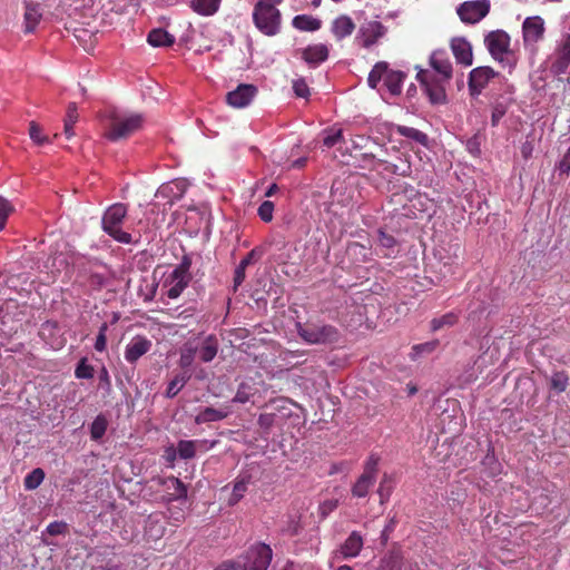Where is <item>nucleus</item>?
Masks as SVG:
<instances>
[{
	"instance_id": "obj_1",
	"label": "nucleus",
	"mask_w": 570,
	"mask_h": 570,
	"mask_svg": "<svg viewBox=\"0 0 570 570\" xmlns=\"http://www.w3.org/2000/svg\"><path fill=\"white\" fill-rule=\"evenodd\" d=\"M142 114H128L116 108L108 111V138L111 140L128 139L142 128Z\"/></svg>"
},
{
	"instance_id": "obj_2",
	"label": "nucleus",
	"mask_w": 570,
	"mask_h": 570,
	"mask_svg": "<svg viewBox=\"0 0 570 570\" xmlns=\"http://www.w3.org/2000/svg\"><path fill=\"white\" fill-rule=\"evenodd\" d=\"M295 328L299 338L309 345H332L341 341V332L331 324L314 322H296Z\"/></svg>"
},
{
	"instance_id": "obj_3",
	"label": "nucleus",
	"mask_w": 570,
	"mask_h": 570,
	"mask_svg": "<svg viewBox=\"0 0 570 570\" xmlns=\"http://www.w3.org/2000/svg\"><path fill=\"white\" fill-rule=\"evenodd\" d=\"M128 207L122 203L110 205L101 218V228L112 239L120 244H136L130 233L122 230L121 226L127 216Z\"/></svg>"
},
{
	"instance_id": "obj_4",
	"label": "nucleus",
	"mask_w": 570,
	"mask_h": 570,
	"mask_svg": "<svg viewBox=\"0 0 570 570\" xmlns=\"http://www.w3.org/2000/svg\"><path fill=\"white\" fill-rule=\"evenodd\" d=\"M407 77L406 72L390 69L386 61L376 62L367 77V85L372 89H376L380 81L384 79V86L392 96H399L402 92V85Z\"/></svg>"
},
{
	"instance_id": "obj_5",
	"label": "nucleus",
	"mask_w": 570,
	"mask_h": 570,
	"mask_svg": "<svg viewBox=\"0 0 570 570\" xmlns=\"http://www.w3.org/2000/svg\"><path fill=\"white\" fill-rule=\"evenodd\" d=\"M253 21L255 27L265 36H276L281 31L282 13L276 7L255 4Z\"/></svg>"
},
{
	"instance_id": "obj_6",
	"label": "nucleus",
	"mask_w": 570,
	"mask_h": 570,
	"mask_svg": "<svg viewBox=\"0 0 570 570\" xmlns=\"http://www.w3.org/2000/svg\"><path fill=\"white\" fill-rule=\"evenodd\" d=\"M191 261L188 256H184L181 262L173 269L164 282V287L167 288L166 295L170 299L178 298L185 288L188 286L191 276L189 273Z\"/></svg>"
},
{
	"instance_id": "obj_7",
	"label": "nucleus",
	"mask_w": 570,
	"mask_h": 570,
	"mask_svg": "<svg viewBox=\"0 0 570 570\" xmlns=\"http://www.w3.org/2000/svg\"><path fill=\"white\" fill-rule=\"evenodd\" d=\"M416 80L432 105H444L448 102L445 83L449 81L441 80L436 75L423 69L416 73Z\"/></svg>"
},
{
	"instance_id": "obj_8",
	"label": "nucleus",
	"mask_w": 570,
	"mask_h": 570,
	"mask_svg": "<svg viewBox=\"0 0 570 570\" xmlns=\"http://www.w3.org/2000/svg\"><path fill=\"white\" fill-rule=\"evenodd\" d=\"M272 549L265 543L250 547L243 557V570H267L272 561Z\"/></svg>"
},
{
	"instance_id": "obj_9",
	"label": "nucleus",
	"mask_w": 570,
	"mask_h": 570,
	"mask_svg": "<svg viewBox=\"0 0 570 570\" xmlns=\"http://www.w3.org/2000/svg\"><path fill=\"white\" fill-rule=\"evenodd\" d=\"M490 8V0L464 1L456 8V13L463 23L475 24L489 14Z\"/></svg>"
},
{
	"instance_id": "obj_10",
	"label": "nucleus",
	"mask_w": 570,
	"mask_h": 570,
	"mask_svg": "<svg viewBox=\"0 0 570 570\" xmlns=\"http://www.w3.org/2000/svg\"><path fill=\"white\" fill-rule=\"evenodd\" d=\"M381 134L389 142H402L403 138L414 142H428V136L424 132L406 126L384 124L382 125Z\"/></svg>"
},
{
	"instance_id": "obj_11",
	"label": "nucleus",
	"mask_w": 570,
	"mask_h": 570,
	"mask_svg": "<svg viewBox=\"0 0 570 570\" xmlns=\"http://www.w3.org/2000/svg\"><path fill=\"white\" fill-rule=\"evenodd\" d=\"M510 40L511 39L508 32L498 29L485 35L484 45L494 60L503 62V56L511 52Z\"/></svg>"
},
{
	"instance_id": "obj_12",
	"label": "nucleus",
	"mask_w": 570,
	"mask_h": 570,
	"mask_svg": "<svg viewBox=\"0 0 570 570\" xmlns=\"http://www.w3.org/2000/svg\"><path fill=\"white\" fill-rule=\"evenodd\" d=\"M500 73L489 66L476 67L469 72L468 87L472 97L479 96L491 79Z\"/></svg>"
},
{
	"instance_id": "obj_13",
	"label": "nucleus",
	"mask_w": 570,
	"mask_h": 570,
	"mask_svg": "<svg viewBox=\"0 0 570 570\" xmlns=\"http://www.w3.org/2000/svg\"><path fill=\"white\" fill-rule=\"evenodd\" d=\"M196 356L204 363L212 362L219 350L218 338L214 334L193 340Z\"/></svg>"
},
{
	"instance_id": "obj_14",
	"label": "nucleus",
	"mask_w": 570,
	"mask_h": 570,
	"mask_svg": "<svg viewBox=\"0 0 570 570\" xmlns=\"http://www.w3.org/2000/svg\"><path fill=\"white\" fill-rule=\"evenodd\" d=\"M364 547V537L358 531H352L344 542L335 550L338 559L347 560L360 556Z\"/></svg>"
},
{
	"instance_id": "obj_15",
	"label": "nucleus",
	"mask_w": 570,
	"mask_h": 570,
	"mask_svg": "<svg viewBox=\"0 0 570 570\" xmlns=\"http://www.w3.org/2000/svg\"><path fill=\"white\" fill-rule=\"evenodd\" d=\"M257 92L258 89L256 86L250 83H240L235 90L229 91L226 95V101L233 107L244 108L250 104Z\"/></svg>"
},
{
	"instance_id": "obj_16",
	"label": "nucleus",
	"mask_w": 570,
	"mask_h": 570,
	"mask_svg": "<svg viewBox=\"0 0 570 570\" xmlns=\"http://www.w3.org/2000/svg\"><path fill=\"white\" fill-rule=\"evenodd\" d=\"M153 343L142 335L134 336L125 347V360L129 364H135L141 356L150 351Z\"/></svg>"
},
{
	"instance_id": "obj_17",
	"label": "nucleus",
	"mask_w": 570,
	"mask_h": 570,
	"mask_svg": "<svg viewBox=\"0 0 570 570\" xmlns=\"http://www.w3.org/2000/svg\"><path fill=\"white\" fill-rule=\"evenodd\" d=\"M254 475L250 470H242L233 482L232 494L227 501L228 507L236 505L245 495L248 487L253 484Z\"/></svg>"
},
{
	"instance_id": "obj_18",
	"label": "nucleus",
	"mask_w": 570,
	"mask_h": 570,
	"mask_svg": "<svg viewBox=\"0 0 570 570\" xmlns=\"http://www.w3.org/2000/svg\"><path fill=\"white\" fill-rule=\"evenodd\" d=\"M430 66L438 73L439 79L450 81L452 78V63L444 50H435L432 52L430 57Z\"/></svg>"
},
{
	"instance_id": "obj_19",
	"label": "nucleus",
	"mask_w": 570,
	"mask_h": 570,
	"mask_svg": "<svg viewBox=\"0 0 570 570\" xmlns=\"http://www.w3.org/2000/svg\"><path fill=\"white\" fill-rule=\"evenodd\" d=\"M524 42H538L544 33V21L541 17H528L522 24Z\"/></svg>"
},
{
	"instance_id": "obj_20",
	"label": "nucleus",
	"mask_w": 570,
	"mask_h": 570,
	"mask_svg": "<svg viewBox=\"0 0 570 570\" xmlns=\"http://www.w3.org/2000/svg\"><path fill=\"white\" fill-rule=\"evenodd\" d=\"M451 50L458 63L471 66L473 51L471 43L464 37H455L451 40Z\"/></svg>"
},
{
	"instance_id": "obj_21",
	"label": "nucleus",
	"mask_w": 570,
	"mask_h": 570,
	"mask_svg": "<svg viewBox=\"0 0 570 570\" xmlns=\"http://www.w3.org/2000/svg\"><path fill=\"white\" fill-rule=\"evenodd\" d=\"M384 33L385 27L380 21H371L358 29L357 39L362 38V46L364 48H370L379 38L383 37Z\"/></svg>"
},
{
	"instance_id": "obj_22",
	"label": "nucleus",
	"mask_w": 570,
	"mask_h": 570,
	"mask_svg": "<svg viewBox=\"0 0 570 570\" xmlns=\"http://www.w3.org/2000/svg\"><path fill=\"white\" fill-rule=\"evenodd\" d=\"M163 485L166 490L167 502L186 501L187 488L178 478L168 476L163 481Z\"/></svg>"
},
{
	"instance_id": "obj_23",
	"label": "nucleus",
	"mask_w": 570,
	"mask_h": 570,
	"mask_svg": "<svg viewBox=\"0 0 570 570\" xmlns=\"http://www.w3.org/2000/svg\"><path fill=\"white\" fill-rule=\"evenodd\" d=\"M217 444V441L209 440H180L177 443L178 456L183 460L193 459L196 455V446H204L205 450L212 449Z\"/></svg>"
},
{
	"instance_id": "obj_24",
	"label": "nucleus",
	"mask_w": 570,
	"mask_h": 570,
	"mask_svg": "<svg viewBox=\"0 0 570 570\" xmlns=\"http://www.w3.org/2000/svg\"><path fill=\"white\" fill-rule=\"evenodd\" d=\"M186 190V186L183 181L175 180L167 184H163L156 191L157 198H165L169 205L179 200Z\"/></svg>"
},
{
	"instance_id": "obj_25",
	"label": "nucleus",
	"mask_w": 570,
	"mask_h": 570,
	"mask_svg": "<svg viewBox=\"0 0 570 570\" xmlns=\"http://www.w3.org/2000/svg\"><path fill=\"white\" fill-rule=\"evenodd\" d=\"M330 55L328 48L323 45H311L302 50V59L311 67H316L327 60Z\"/></svg>"
},
{
	"instance_id": "obj_26",
	"label": "nucleus",
	"mask_w": 570,
	"mask_h": 570,
	"mask_svg": "<svg viewBox=\"0 0 570 570\" xmlns=\"http://www.w3.org/2000/svg\"><path fill=\"white\" fill-rule=\"evenodd\" d=\"M355 30V23L351 19V17L346 14H342L337 17L333 22L331 27V31L336 38V40H342L353 33Z\"/></svg>"
},
{
	"instance_id": "obj_27",
	"label": "nucleus",
	"mask_w": 570,
	"mask_h": 570,
	"mask_svg": "<svg viewBox=\"0 0 570 570\" xmlns=\"http://www.w3.org/2000/svg\"><path fill=\"white\" fill-rule=\"evenodd\" d=\"M147 41L153 47H171L175 43V37L163 28H155L149 31Z\"/></svg>"
},
{
	"instance_id": "obj_28",
	"label": "nucleus",
	"mask_w": 570,
	"mask_h": 570,
	"mask_svg": "<svg viewBox=\"0 0 570 570\" xmlns=\"http://www.w3.org/2000/svg\"><path fill=\"white\" fill-rule=\"evenodd\" d=\"M292 26L301 31L314 32L321 29L322 20L308 14H297L293 18Z\"/></svg>"
},
{
	"instance_id": "obj_29",
	"label": "nucleus",
	"mask_w": 570,
	"mask_h": 570,
	"mask_svg": "<svg viewBox=\"0 0 570 570\" xmlns=\"http://www.w3.org/2000/svg\"><path fill=\"white\" fill-rule=\"evenodd\" d=\"M229 415L228 410L224 409H215V407H205L195 417V422L197 424H204L209 422H217L226 419Z\"/></svg>"
},
{
	"instance_id": "obj_30",
	"label": "nucleus",
	"mask_w": 570,
	"mask_h": 570,
	"mask_svg": "<svg viewBox=\"0 0 570 570\" xmlns=\"http://www.w3.org/2000/svg\"><path fill=\"white\" fill-rule=\"evenodd\" d=\"M191 375L187 372L177 373L167 384L165 396L167 399H174L188 383Z\"/></svg>"
},
{
	"instance_id": "obj_31",
	"label": "nucleus",
	"mask_w": 570,
	"mask_h": 570,
	"mask_svg": "<svg viewBox=\"0 0 570 570\" xmlns=\"http://www.w3.org/2000/svg\"><path fill=\"white\" fill-rule=\"evenodd\" d=\"M42 17L39 3H27L24 12V31L32 32Z\"/></svg>"
},
{
	"instance_id": "obj_32",
	"label": "nucleus",
	"mask_w": 570,
	"mask_h": 570,
	"mask_svg": "<svg viewBox=\"0 0 570 570\" xmlns=\"http://www.w3.org/2000/svg\"><path fill=\"white\" fill-rule=\"evenodd\" d=\"M403 556L399 550L389 551L380 560V570H402Z\"/></svg>"
},
{
	"instance_id": "obj_33",
	"label": "nucleus",
	"mask_w": 570,
	"mask_h": 570,
	"mask_svg": "<svg viewBox=\"0 0 570 570\" xmlns=\"http://www.w3.org/2000/svg\"><path fill=\"white\" fill-rule=\"evenodd\" d=\"M375 480L376 478L363 472L353 485L352 494L356 498H365Z\"/></svg>"
},
{
	"instance_id": "obj_34",
	"label": "nucleus",
	"mask_w": 570,
	"mask_h": 570,
	"mask_svg": "<svg viewBox=\"0 0 570 570\" xmlns=\"http://www.w3.org/2000/svg\"><path fill=\"white\" fill-rule=\"evenodd\" d=\"M222 0H191L190 7L202 16H212L217 12Z\"/></svg>"
},
{
	"instance_id": "obj_35",
	"label": "nucleus",
	"mask_w": 570,
	"mask_h": 570,
	"mask_svg": "<svg viewBox=\"0 0 570 570\" xmlns=\"http://www.w3.org/2000/svg\"><path fill=\"white\" fill-rule=\"evenodd\" d=\"M196 352L194 350V342H186L179 351L178 365L181 370H188L195 362Z\"/></svg>"
},
{
	"instance_id": "obj_36",
	"label": "nucleus",
	"mask_w": 570,
	"mask_h": 570,
	"mask_svg": "<svg viewBox=\"0 0 570 570\" xmlns=\"http://www.w3.org/2000/svg\"><path fill=\"white\" fill-rule=\"evenodd\" d=\"M108 428V421L105 415L99 414L95 417L94 422L90 425V438L94 441L100 440Z\"/></svg>"
},
{
	"instance_id": "obj_37",
	"label": "nucleus",
	"mask_w": 570,
	"mask_h": 570,
	"mask_svg": "<svg viewBox=\"0 0 570 570\" xmlns=\"http://www.w3.org/2000/svg\"><path fill=\"white\" fill-rule=\"evenodd\" d=\"M379 244L385 250L384 256L389 257L395 253L397 240L393 235L386 234L383 229H379Z\"/></svg>"
},
{
	"instance_id": "obj_38",
	"label": "nucleus",
	"mask_w": 570,
	"mask_h": 570,
	"mask_svg": "<svg viewBox=\"0 0 570 570\" xmlns=\"http://www.w3.org/2000/svg\"><path fill=\"white\" fill-rule=\"evenodd\" d=\"M45 480V471L41 468L33 469L23 480L26 490H36Z\"/></svg>"
},
{
	"instance_id": "obj_39",
	"label": "nucleus",
	"mask_w": 570,
	"mask_h": 570,
	"mask_svg": "<svg viewBox=\"0 0 570 570\" xmlns=\"http://www.w3.org/2000/svg\"><path fill=\"white\" fill-rule=\"evenodd\" d=\"M459 317L455 313L450 312L431 321V330L440 331L443 327H451L458 322Z\"/></svg>"
},
{
	"instance_id": "obj_40",
	"label": "nucleus",
	"mask_w": 570,
	"mask_h": 570,
	"mask_svg": "<svg viewBox=\"0 0 570 570\" xmlns=\"http://www.w3.org/2000/svg\"><path fill=\"white\" fill-rule=\"evenodd\" d=\"M569 384V375L564 371L554 372L550 379V387L558 393L567 390Z\"/></svg>"
},
{
	"instance_id": "obj_41",
	"label": "nucleus",
	"mask_w": 570,
	"mask_h": 570,
	"mask_svg": "<svg viewBox=\"0 0 570 570\" xmlns=\"http://www.w3.org/2000/svg\"><path fill=\"white\" fill-rule=\"evenodd\" d=\"M438 346H439V340H432L430 342L416 344L412 347L410 356L412 360H416L417 357H420L423 354L433 353Z\"/></svg>"
},
{
	"instance_id": "obj_42",
	"label": "nucleus",
	"mask_w": 570,
	"mask_h": 570,
	"mask_svg": "<svg viewBox=\"0 0 570 570\" xmlns=\"http://www.w3.org/2000/svg\"><path fill=\"white\" fill-rule=\"evenodd\" d=\"M254 395V387L247 382H242L236 391L235 396L233 397V402L235 403H247L250 397Z\"/></svg>"
},
{
	"instance_id": "obj_43",
	"label": "nucleus",
	"mask_w": 570,
	"mask_h": 570,
	"mask_svg": "<svg viewBox=\"0 0 570 570\" xmlns=\"http://www.w3.org/2000/svg\"><path fill=\"white\" fill-rule=\"evenodd\" d=\"M95 374L94 367L87 363V358L82 357L75 370V376L77 379H92Z\"/></svg>"
},
{
	"instance_id": "obj_44",
	"label": "nucleus",
	"mask_w": 570,
	"mask_h": 570,
	"mask_svg": "<svg viewBox=\"0 0 570 570\" xmlns=\"http://www.w3.org/2000/svg\"><path fill=\"white\" fill-rule=\"evenodd\" d=\"M108 324L105 322L100 325L98 335L96 337L95 342V350L97 352H104L107 348V332H108Z\"/></svg>"
},
{
	"instance_id": "obj_45",
	"label": "nucleus",
	"mask_w": 570,
	"mask_h": 570,
	"mask_svg": "<svg viewBox=\"0 0 570 570\" xmlns=\"http://www.w3.org/2000/svg\"><path fill=\"white\" fill-rule=\"evenodd\" d=\"M377 492L381 499V503H384L385 501L389 500L392 492V484L391 479L387 474L383 475Z\"/></svg>"
},
{
	"instance_id": "obj_46",
	"label": "nucleus",
	"mask_w": 570,
	"mask_h": 570,
	"mask_svg": "<svg viewBox=\"0 0 570 570\" xmlns=\"http://www.w3.org/2000/svg\"><path fill=\"white\" fill-rule=\"evenodd\" d=\"M274 203L271 200L263 202L258 207V216L265 222L269 223L273 219Z\"/></svg>"
},
{
	"instance_id": "obj_47",
	"label": "nucleus",
	"mask_w": 570,
	"mask_h": 570,
	"mask_svg": "<svg viewBox=\"0 0 570 570\" xmlns=\"http://www.w3.org/2000/svg\"><path fill=\"white\" fill-rule=\"evenodd\" d=\"M12 210L13 207L9 203V200L0 196V230L4 228L7 219L9 215L12 213Z\"/></svg>"
},
{
	"instance_id": "obj_48",
	"label": "nucleus",
	"mask_w": 570,
	"mask_h": 570,
	"mask_svg": "<svg viewBox=\"0 0 570 570\" xmlns=\"http://www.w3.org/2000/svg\"><path fill=\"white\" fill-rule=\"evenodd\" d=\"M570 61L562 57H557V59L551 63L550 71L554 76H560L567 72Z\"/></svg>"
},
{
	"instance_id": "obj_49",
	"label": "nucleus",
	"mask_w": 570,
	"mask_h": 570,
	"mask_svg": "<svg viewBox=\"0 0 570 570\" xmlns=\"http://www.w3.org/2000/svg\"><path fill=\"white\" fill-rule=\"evenodd\" d=\"M293 90L299 98H307L309 96V88L304 78L293 80Z\"/></svg>"
},
{
	"instance_id": "obj_50",
	"label": "nucleus",
	"mask_w": 570,
	"mask_h": 570,
	"mask_svg": "<svg viewBox=\"0 0 570 570\" xmlns=\"http://www.w3.org/2000/svg\"><path fill=\"white\" fill-rule=\"evenodd\" d=\"M257 423L261 429H263L264 431L267 432L276 423V414L275 413H262L258 416Z\"/></svg>"
},
{
	"instance_id": "obj_51",
	"label": "nucleus",
	"mask_w": 570,
	"mask_h": 570,
	"mask_svg": "<svg viewBox=\"0 0 570 570\" xmlns=\"http://www.w3.org/2000/svg\"><path fill=\"white\" fill-rule=\"evenodd\" d=\"M108 275L106 273L92 272L89 276V283L94 288L100 289L106 286Z\"/></svg>"
},
{
	"instance_id": "obj_52",
	"label": "nucleus",
	"mask_w": 570,
	"mask_h": 570,
	"mask_svg": "<svg viewBox=\"0 0 570 570\" xmlns=\"http://www.w3.org/2000/svg\"><path fill=\"white\" fill-rule=\"evenodd\" d=\"M325 136L322 138L321 142H344L345 138L343 136L342 129H330L326 130Z\"/></svg>"
},
{
	"instance_id": "obj_53",
	"label": "nucleus",
	"mask_w": 570,
	"mask_h": 570,
	"mask_svg": "<svg viewBox=\"0 0 570 570\" xmlns=\"http://www.w3.org/2000/svg\"><path fill=\"white\" fill-rule=\"evenodd\" d=\"M40 132H41V127L37 122L31 121L29 125V136H30L31 140L33 142H49L48 137H46V136L41 137Z\"/></svg>"
},
{
	"instance_id": "obj_54",
	"label": "nucleus",
	"mask_w": 570,
	"mask_h": 570,
	"mask_svg": "<svg viewBox=\"0 0 570 570\" xmlns=\"http://www.w3.org/2000/svg\"><path fill=\"white\" fill-rule=\"evenodd\" d=\"M507 114V108L503 104H497L492 109L491 121L493 126H497L499 121Z\"/></svg>"
},
{
	"instance_id": "obj_55",
	"label": "nucleus",
	"mask_w": 570,
	"mask_h": 570,
	"mask_svg": "<svg viewBox=\"0 0 570 570\" xmlns=\"http://www.w3.org/2000/svg\"><path fill=\"white\" fill-rule=\"evenodd\" d=\"M78 119H79V114H78L77 104L69 102L63 120L68 121L69 124H76L78 121Z\"/></svg>"
},
{
	"instance_id": "obj_56",
	"label": "nucleus",
	"mask_w": 570,
	"mask_h": 570,
	"mask_svg": "<svg viewBox=\"0 0 570 570\" xmlns=\"http://www.w3.org/2000/svg\"><path fill=\"white\" fill-rule=\"evenodd\" d=\"M377 465H379V458L375 455H371L365 463L363 472L376 478Z\"/></svg>"
},
{
	"instance_id": "obj_57",
	"label": "nucleus",
	"mask_w": 570,
	"mask_h": 570,
	"mask_svg": "<svg viewBox=\"0 0 570 570\" xmlns=\"http://www.w3.org/2000/svg\"><path fill=\"white\" fill-rule=\"evenodd\" d=\"M66 529H67V524L65 522L55 521V522H51L48 524L47 532L50 535H58V534L63 533L66 531Z\"/></svg>"
},
{
	"instance_id": "obj_58",
	"label": "nucleus",
	"mask_w": 570,
	"mask_h": 570,
	"mask_svg": "<svg viewBox=\"0 0 570 570\" xmlns=\"http://www.w3.org/2000/svg\"><path fill=\"white\" fill-rule=\"evenodd\" d=\"M98 379H99L100 387H102L105 390H110L111 380H110L109 372L105 366L101 367Z\"/></svg>"
},
{
	"instance_id": "obj_59",
	"label": "nucleus",
	"mask_w": 570,
	"mask_h": 570,
	"mask_svg": "<svg viewBox=\"0 0 570 570\" xmlns=\"http://www.w3.org/2000/svg\"><path fill=\"white\" fill-rule=\"evenodd\" d=\"M558 56L570 61V35H567L558 49Z\"/></svg>"
},
{
	"instance_id": "obj_60",
	"label": "nucleus",
	"mask_w": 570,
	"mask_h": 570,
	"mask_svg": "<svg viewBox=\"0 0 570 570\" xmlns=\"http://www.w3.org/2000/svg\"><path fill=\"white\" fill-rule=\"evenodd\" d=\"M243 266H237L234 273V291H236L245 281L246 274Z\"/></svg>"
},
{
	"instance_id": "obj_61",
	"label": "nucleus",
	"mask_w": 570,
	"mask_h": 570,
	"mask_svg": "<svg viewBox=\"0 0 570 570\" xmlns=\"http://www.w3.org/2000/svg\"><path fill=\"white\" fill-rule=\"evenodd\" d=\"M178 456V451L174 445H169L164 451L165 460L173 466Z\"/></svg>"
},
{
	"instance_id": "obj_62",
	"label": "nucleus",
	"mask_w": 570,
	"mask_h": 570,
	"mask_svg": "<svg viewBox=\"0 0 570 570\" xmlns=\"http://www.w3.org/2000/svg\"><path fill=\"white\" fill-rule=\"evenodd\" d=\"M215 570H243V568H242V564L239 562L226 561V562H223Z\"/></svg>"
},
{
	"instance_id": "obj_63",
	"label": "nucleus",
	"mask_w": 570,
	"mask_h": 570,
	"mask_svg": "<svg viewBox=\"0 0 570 570\" xmlns=\"http://www.w3.org/2000/svg\"><path fill=\"white\" fill-rule=\"evenodd\" d=\"M73 126L75 124H69L68 121L63 120V134L68 140L76 136Z\"/></svg>"
},
{
	"instance_id": "obj_64",
	"label": "nucleus",
	"mask_w": 570,
	"mask_h": 570,
	"mask_svg": "<svg viewBox=\"0 0 570 570\" xmlns=\"http://www.w3.org/2000/svg\"><path fill=\"white\" fill-rule=\"evenodd\" d=\"M307 163V157H299L293 161H291L287 166L288 169L291 168H295V169H301L303 168Z\"/></svg>"
}]
</instances>
